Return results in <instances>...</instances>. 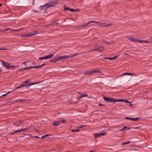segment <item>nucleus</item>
I'll use <instances>...</instances> for the list:
<instances>
[{
    "label": "nucleus",
    "instance_id": "f257e3e1",
    "mask_svg": "<svg viewBox=\"0 0 152 152\" xmlns=\"http://www.w3.org/2000/svg\"><path fill=\"white\" fill-rule=\"evenodd\" d=\"M104 99L107 102H112L114 103L117 102H119L123 101L122 100H118L111 97H107L105 96H104Z\"/></svg>",
    "mask_w": 152,
    "mask_h": 152
},
{
    "label": "nucleus",
    "instance_id": "4be33fe9",
    "mask_svg": "<svg viewBox=\"0 0 152 152\" xmlns=\"http://www.w3.org/2000/svg\"><path fill=\"white\" fill-rule=\"evenodd\" d=\"M50 135L51 136L52 135L51 134H46V135H45L44 136H42L41 137V138L42 139H43L45 138L46 137H47L48 136H50Z\"/></svg>",
    "mask_w": 152,
    "mask_h": 152
},
{
    "label": "nucleus",
    "instance_id": "603ef678",
    "mask_svg": "<svg viewBox=\"0 0 152 152\" xmlns=\"http://www.w3.org/2000/svg\"><path fill=\"white\" fill-rule=\"evenodd\" d=\"M126 127L125 126H124V127L123 129H122L123 130V131H124V130L125 129H126Z\"/></svg>",
    "mask_w": 152,
    "mask_h": 152
},
{
    "label": "nucleus",
    "instance_id": "c756f323",
    "mask_svg": "<svg viewBox=\"0 0 152 152\" xmlns=\"http://www.w3.org/2000/svg\"><path fill=\"white\" fill-rule=\"evenodd\" d=\"M21 85V86L22 87H23V86H28V85H26V84H25V83H24L23 82L22 83V84Z\"/></svg>",
    "mask_w": 152,
    "mask_h": 152
},
{
    "label": "nucleus",
    "instance_id": "7c9ffc66",
    "mask_svg": "<svg viewBox=\"0 0 152 152\" xmlns=\"http://www.w3.org/2000/svg\"><path fill=\"white\" fill-rule=\"evenodd\" d=\"M37 83H31L28 84V86H30L36 84Z\"/></svg>",
    "mask_w": 152,
    "mask_h": 152
},
{
    "label": "nucleus",
    "instance_id": "dca6fc26",
    "mask_svg": "<svg viewBox=\"0 0 152 152\" xmlns=\"http://www.w3.org/2000/svg\"><path fill=\"white\" fill-rule=\"evenodd\" d=\"M91 22H94V23H98V22H95V21H91L88 22V23H86V24L82 25L81 26L82 27L86 26L88 25V24H89V23H90Z\"/></svg>",
    "mask_w": 152,
    "mask_h": 152
},
{
    "label": "nucleus",
    "instance_id": "1a4fd4ad",
    "mask_svg": "<svg viewBox=\"0 0 152 152\" xmlns=\"http://www.w3.org/2000/svg\"><path fill=\"white\" fill-rule=\"evenodd\" d=\"M38 34V33H33V34H25V35H21V37H25L26 38V37H29L30 36L34 35H35V34Z\"/></svg>",
    "mask_w": 152,
    "mask_h": 152
},
{
    "label": "nucleus",
    "instance_id": "a211bd4d",
    "mask_svg": "<svg viewBox=\"0 0 152 152\" xmlns=\"http://www.w3.org/2000/svg\"><path fill=\"white\" fill-rule=\"evenodd\" d=\"M19 121H18L16 123H15L14 124H13V125H15L16 126H19L20 125V124L19 123Z\"/></svg>",
    "mask_w": 152,
    "mask_h": 152
},
{
    "label": "nucleus",
    "instance_id": "ddd939ff",
    "mask_svg": "<svg viewBox=\"0 0 152 152\" xmlns=\"http://www.w3.org/2000/svg\"><path fill=\"white\" fill-rule=\"evenodd\" d=\"M1 62L2 64L4 66H5L7 69L8 67V65H10V64L8 63H6L4 62L3 61H1Z\"/></svg>",
    "mask_w": 152,
    "mask_h": 152
},
{
    "label": "nucleus",
    "instance_id": "412c9836",
    "mask_svg": "<svg viewBox=\"0 0 152 152\" xmlns=\"http://www.w3.org/2000/svg\"><path fill=\"white\" fill-rule=\"evenodd\" d=\"M60 124H57L56 121H55L53 123V125L55 126H59Z\"/></svg>",
    "mask_w": 152,
    "mask_h": 152
},
{
    "label": "nucleus",
    "instance_id": "052dcab7",
    "mask_svg": "<svg viewBox=\"0 0 152 152\" xmlns=\"http://www.w3.org/2000/svg\"><path fill=\"white\" fill-rule=\"evenodd\" d=\"M60 121L59 120H58V121L57 122V124H60V122H60Z\"/></svg>",
    "mask_w": 152,
    "mask_h": 152
},
{
    "label": "nucleus",
    "instance_id": "72a5a7b5",
    "mask_svg": "<svg viewBox=\"0 0 152 152\" xmlns=\"http://www.w3.org/2000/svg\"><path fill=\"white\" fill-rule=\"evenodd\" d=\"M104 58L106 59H108L109 60H113L112 58H107L106 57H104Z\"/></svg>",
    "mask_w": 152,
    "mask_h": 152
},
{
    "label": "nucleus",
    "instance_id": "393cba45",
    "mask_svg": "<svg viewBox=\"0 0 152 152\" xmlns=\"http://www.w3.org/2000/svg\"><path fill=\"white\" fill-rule=\"evenodd\" d=\"M111 25V23H108V24H107V25L102 26L105 27H109V26H110Z\"/></svg>",
    "mask_w": 152,
    "mask_h": 152
},
{
    "label": "nucleus",
    "instance_id": "a19ab883",
    "mask_svg": "<svg viewBox=\"0 0 152 152\" xmlns=\"http://www.w3.org/2000/svg\"><path fill=\"white\" fill-rule=\"evenodd\" d=\"M23 121V120L19 121V123L20 124V125L22 124Z\"/></svg>",
    "mask_w": 152,
    "mask_h": 152
},
{
    "label": "nucleus",
    "instance_id": "bb28decb",
    "mask_svg": "<svg viewBox=\"0 0 152 152\" xmlns=\"http://www.w3.org/2000/svg\"><path fill=\"white\" fill-rule=\"evenodd\" d=\"M15 66H10V65H8V67L7 69H12L13 68H14Z\"/></svg>",
    "mask_w": 152,
    "mask_h": 152
},
{
    "label": "nucleus",
    "instance_id": "79ce46f5",
    "mask_svg": "<svg viewBox=\"0 0 152 152\" xmlns=\"http://www.w3.org/2000/svg\"><path fill=\"white\" fill-rule=\"evenodd\" d=\"M15 134V133L14 132H10L9 133V134H11V135H13Z\"/></svg>",
    "mask_w": 152,
    "mask_h": 152
},
{
    "label": "nucleus",
    "instance_id": "ea45409f",
    "mask_svg": "<svg viewBox=\"0 0 152 152\" xmlns=\"http://www.w3.org/2000/svg\"><path fill=\"white\" fill-rule=\"evenodd\" d=\"M118 56H119L118 55V56H115L114 57L112 58L113 60V59H115Z\"/></svg>",
    "mask_w": 152,
    "mask_h": 152
},
{
    "label": "nucleus",
    "instance_id": "6e6552de",
    "mask_svg": "<svg viewBox=\"0 0 152 152\" xmlns=\"http://www.w3.org/2000/svg\"><path fill=\"white\" fill-rule=\"evenodd\" d=\"M46 3L44 5L40 6L39 7L40 8L41 10H45V12H46L47 11V9L49 8L48 7V6L46 5Z\"/></svg>",
    "mask_w": 152,
    "mask_h": 152
},
{
    "label": "nucleus",
    "instance_id": "20e7f679",
    "mask_svg": "<svg viewBox=\"0 0 152 152\" xmlns=\"http://www.w3.org/2000/svg\"><path fill=\"white\" fill-rule=\"evenodd\" d=\"M96 72L101 73V70H92L91 71H88L86 72L83 73V74L84 75H89Z\"/></svg>",
    "mask_w": 152,
    "mask_h": 152
},
{
    "label": "nucleus",
    "instance_id": "864d4df0",
    "mask_svg": "<svg viewBox=\"0 0 152 152\" xmlns=\"http://www.w3.org/2000/svg\"><path fill=\"white\" fill-rule=\"evenodd\" d=\"M126 127L125 126H124V127L123 129H122L123 130V131H124V130L125 129H126Z\"/></svg>",
    "mask_w": 152,
    "mask_h": 152
},
{
    "label": "nucleus",
    "instance_id": "f704fd0d",
    "mask_svg": "<svg viewBox=\"0 0 152 152\" xmlns=\"http://www.w3.org/2000/svg\"><path fill=\"white\" fill-rule=\"evenodd\" d=\"M150 42L148 41V40H143V43H150Z\"/></svg>",
    "mask_w": 152,
    "mask_h": 152
},
{
    "label": "nucleus",
    "instance_id": "e433bc0d",
    "mask_svg": "<svg viewBox=\"0 0 152 152\" xmlns=\"http://www.w3.org/2000/svg\"><path fill=\"white\" fill-rule=\"evenodd\" d=\"M105 42L107 44H110L112 43H113L114 42V41L111 42H108L106 41V42Z\"/></svg>",
    "mask_w": 152,
    "mask_h": 152
},
{
    "label": "nucleus",
    "instance_id": "6e6d98bb",
    "mask_svg": "<svg viewBox=\"0 0 152 152\" xmlns=\"http://www.w3.org/2000/svg\"><path fill=\"white\" fill-rule=\"evenodd\" d=\"M131 128H129V127H126V130H128L130 129H131Z\"/></svg>",
    "mask_w": 152,
    "mask_h": 152
},
{
    "label": "nucleus",
    "instance_id": "0e129e2a",
    "mask_svg": "<svg viewBox=\"0 0 152 152\" xmlns=\"http://www.w3.org/2000/svg\"><path fill=\"white\" fill-rule=\"evenodd\" d=\"M52 25V24H49V25H48L47 26H51Z\"/></svg>",
    "mask_w": 152,
    "mask_h": 152
},
{
    "label": "nucleus",
    "instance_id": "09e8293b",
    "mask_svg": "<svg viewBox=\"0 0 152 152\" xmlns=\"http://www.w3.org/2000/svg\"><path fill=\"white\" fill-rule=\"evenodd\" d=\"M80 11V10L79 9H75V12H77Z\"/></svg>",
    "mask_w": 152,
    "mask_h": 152
},
{
    "label": "nucleus",
    "instance_id": "b1692460",
    "mask_svg": "<svg viewBox=\"0 0 152 152\" xmlns=\"http://www.w3.org/2000/svg\"><path fill=\"white\" fill-rule=\"evenodd\" d=\"M80 131V130L79 129H76L75 130L74 129H72V132H78Z\"/></svg>",
    "mask_w": 152,
    "mask_h": 152
},
{
    "label": "nucleus",
    "instance_id": "473e14b6",
    "mask_svg": "<svg viewBox=\"0 0 152 152\" xmlns=\"http://www.w3.org/2000/svg\"><path fill=\"white\" fill-rule=\"evenodd\" d=\"M30 82V80H26L25 81H24L23 82L24 83H25V84H27L28 83Z\"/></svg>",
    "mask_w": 152,
    "mask_h": 152
},
{
    "label": "nucleus",
    "instance_id": "bf43d9fd",
    "mask_svg": "<svg viewBox=\"0 0 152 152\" xmlns=\"http://www.w3.org/2000/svg\"><path fill=\"white\" fill-rule=\"evenodd\" d=\"M140 127V126H139L137 127V128H133L134 129H139V128Z\"/></svg>",
    "mask_w": 152,
    "mask_h": 152
},
{
    "label": "nucleus",
    "instance_id": "69168bd1",
    "mask_svg": "<svg viewBox=\"0 0 152 152\" xmlns=\"http://www.w3.org/2000/svg\"><path fill=\"white\" fill-rule=\"evenodd\" d=\"M133 104H130L129 105V106H133Z\"/></svg>",
    "mask_w": 152,
    "mask_h": 152
},
{
    "label": "nucleus",
    "instance_id": "423d86ee",
    "mask_svg": "<svg viewBox=\"0 0 152 152\" xmlns=\"http://www.w3.org/2000/svg\"><path fill=\"white\" fill-rule=\"evenodd\" d=\"M53 56V54H50L48 56H45L42 57H40L39 58V60L47 59L49 58H51Z\"/></svg>",
    "mask_w": 152,
    "mask_h": 152
},
{
    "label": "nucleus",
    "instance_id": "cd10ccee",
    "mask_svg": "<svg viewBox=\"0 0 152 152\" xmlns=\"http://www.w3.org/2000/svg\"><path fill=\"white\" fill-rule=\"evenodd\" d=\"M65 5L64 6V10H69V11L70 8H69V7H65Z\"/></svg>",
    "mask_w": 152,
    "mask_h": 152
},
{
    "label": "nucleus",
    "instance_id": "9d476101",
    "mask_svg": "<svg viewBox=\"0 0 152 152\" xmlns=\"http://www.w3.org/2000/svg\"><path fill=\"white\" fill-rule=\"evenodd\" d=\"M127 39L134 42H136L137 39L133 37H127Z\"/></svg>",
    "mask_w": 152,
    "mask_h": 152
},
{
    "label": "nucleus",
    "instance_id": "4d7b16f0",
    "mask_svg": "<svg viewBox=\"0 0 152 152\" xmlns=\"http://www.w3.org/2000/svg\"><path fill=\"white\" fill-rule=\"evenodd\" d=\"M22 87V86H21V85L20 86H18V87H17L16 88V89H18V88H21Z\"/></svg>",
    "mask_w": 152,
    "mask_h": 152
},
{
    "label": "nucleus",
    "instance_id": "2f4dec72",
    "mask_svg": "<svg viewBox=\"0 0 152 152\" xmlns=\"http://www.w3.org/2000/svg\"><path fill=\"white\" fill-rule=\"evenodd\" d=\"M130 142L129 141H128V142H123V143H122V145H125V144H129V143H130Z\"/></svg>",
    "mask_w": 152,
    "mask_h": 152
},
{
    "label": "nucleus",
    "instance_id": "e2e57ef3",
    "mask_svg": "<svg viewBox=\"0 0 152 152\" xmlns=\"http://www.w3.org/2000/svg\"><path fill=\"white\" fill-rule=\"evenodd\" d=\"M34 12H36V13H38L39 12L36 11V10H35V11H34Z\"/></svg>",
    "mask_w": 152,
    "mask_h": 152
},
{
    "label": "nucleus",
    "instance_id": "58836bf2",
    "mask_svg": "<svg viewBox=\"0 0 152 152\" xmlns=\"http://www.w3.org/2000/svg\"><path fill=\"white\" fill-rule=\"evenodd\" d=\"M86 125H83L82 126H80L79 127V128L80 129H81L82 128H83L84 127H86Z\"/></svg>",
    "mask_w": 152,
    "mask_h": 152
},
{
    "label": "nucleus",
    "instance_id": "13d9d810",
    "mask_svg": "<svg viewBox=\"0 0 152 152\" xmlns=\"http://www.w3.org/2000/svg\"><path fill=\"white\" fill-rule=\"evenodd\" d=\"M60 122H61V123L65 122V120H63V121H60Z\"/></svg>",
    "mask_w": 152,
    "mask_h": 152
},
{
    "label": "nucleus",
    "instance_id": "c03bdc74",
    "mask_svg": "<svg viewBox=\"0 0 152 152\" xmlns=\"http://www.w3.org/2000/svg\"><path fill=\"white\" fill-rule=\"evenodd\" d=\"M29 62V61H25L23 63V64H27Z\"/></svg>",
    "mask_w": 152,
    "mask_h": 152
},
{
    "label": "nucleus",
    "instance_id": "6ab92c4d",
    "mask_svg": "<svg viewBox=\"0 0 152 152\" xmlns=\"http://www.w3.org/2000/svg\"><path fill=\"white\" fill-rule=\"evenodd\" d=\"M135 75V74L134 73H124L123 75Z\"/></svg>",
    "mask_w": 152,
    "mask_h": 152
},
{
    "label": "nucleus",
    "instance_id": "5fc2aeb1",
    "mask_svg": "<svg viewBox=\"0 0 152 152\" xmlns=\"http://www.w3.org/2000/svg\"><path fill=\"white\" fill-rule=\"evenodd\" d=\"M7 50V49L4 48H0V50Z\"/></svg>",
    "mask_w": 152,
    "mask_h": 152
},
{
    "label": "nucleus",
    "instance_id": "37998d69",
    "mask_svg": "<svg viewBox=\"0 0 152 152\" xmlns=\"http://www.w3.org/2000/svg\"><path fill=\"white\" fill-rule=\"evenodd\" d=\"M98 105L99 106H104V104L101 103H99Z\"/></svg>",
    "mask_w": 152,
    "mask_h": 152
},
{
    "label": "nucleus",
    "instance_id": "49530a36",
    "mask_svg": "<svg viewBox=\"0 0 152 152\" xmlns=\"http://www.w3.org/2000/svg\"><path fill=\"white\" fill-rule=\"evenodd\" d=\"M123 54H125V55H128V56H130V54H128V53H125V52L124 53H123Z\"/></svg>",
    "mask_w": 152,
    "mask_h": 152
},
{
    "label": "nucleus",
    "instance_id": "a878e982",
    "mask_svg": "<svg viewBox=\"0 0 152 152\" xmlns=\"http://www.w3.org/2000/svg\"><path fill=\"white\" fill-rule=\"evenodd\" d=\"M12 92V91H9L7 93L3 94L2 95V97L4 96H6V95H7L8 94H9L10 92Z\"/></svg>",
    "mask_w": 152,
    "mask_h": 152
},
{
    "label": "nucleus",
    "instance_id": "680f3d73",
    "mask_svg": "<svg viewBox=\"0 0 152 152\" xmlns=\"http://www.w3.org/2000/svg\"><path fill=\"white\" fill-rule=\"evenodd\" d=\"M36 137V138H40V137L39 136H35L34 137Z\"/></svg>",
    "mask_w": 152,
    "mask_h": 152
},
{
    "label": "nucleus",
    "instance_id": "39448f33",
    "mask_svg": "<svg viewBox=\"0 0 152 152\" xmlns=\"http://www.w3.org/2000/svg\"><path fill=\"white\" fill-rule=\"evenodd\" d=\"M104 50V47L102 45H100V46L96 47L94 49H92V50H91V51H92L94 50H96L98 51L102 52Z\"/></svg>",
    "mask_w": 152,
    "mask_h": 152
},
{
    "label": "nucleus",
    "instance_id": "a18cd8bd",
    "mask_svg": "<svg viewBox=\"0 0 152 152\" xmlns=\"http://www.w3.org/2000/svg\"><path fill=\"white\" fill-rule=\"evenodd\" d=\"M125 118L126 119H129V120L131 119V118H129V117H125Z\"/></svg>",
    "mask_w": 152,
    "mask_h": 152
},
{
    "label": "nucleus",
    "instance_id": "0eeeda50",
    "mask_svg": "<svg viewBox=\"0 0 152 152\" xmlns=\"http://www.w3.org/2000/svg\"><path fill=\"white\" fill-rule=\"evenodd\" d=\"M106 134L107 133L106 132H104L102 133H95L94 134V137L95 138H98L100 136H101L104 135Z\"/></svg>",
    "mask_w": 152,
    "mask_h": 152
},
{
    "label": "nucleus",
    "instance_id": "7ed1b4c3",
    "mask_svg": "<svg viewBox=\"0 0 152 152\" xmlns=\"http://www.w3.org/2000/svg\"><path fill=\"white\" fill-rule=\"evenodd\" d=\"M58 3V1L57 0H53L51 1L48 3H46V5L48 6V7H53Z\"/></svg>",
    "mask_w": 152,
    "mask_h": 152
},
{
    "label": "nucleus",
    "instance_id": "f8f14e48",
    "mask_svg": "<svg viewBox=\"0 0 152 152\" xmlns=\"http://www.w3.org/2000/svg\"><path fill=\"white\" fill-rule=\"evenodd\" d=\"M27 129V128H26L25 129H20L18 130H17L14 131L15 133V134L16 133H17L18 132H22L23 131H26Z\"/></svg>",
    "mask_w": 152,
    "mask_h": 152
},
{
    "label": "nucleus",
    "instance_id": "2eb2a0df",
    "mask_svg": "<svg viewBox=\"0 0 152 152\" xmlns=\"http://www.w3.org/2000/svg\"><path fill=\"white\" fill-rule=\"evenodd\" d=\"M80 95L81 96L79 97V98H78V99H80L82 97H86L88 96V95L86 94H80Z\"/></svg>",
    "mask_w": 152,
    "mask_h": 152
},
{
    "label": "nucleus",
    "instance_id": "de8ad7c7",
    "mask_svg": "<svg viewBox=\"0 0 152 152\" xmlns=\"http://www.w3.org/2000/svg\"><path fill=\"white\" fill-rule=\"evenodd\" d=\"M12 30V29H10V28H6V29H5L4 31H7V30Z\"/></svg>",
    "mask_w": 152,
    "mask_h": 152
},
{
    "label": "nucleus",
    "instance_id": "c85d7f7f",
    "mask_svg": "<svg viewBox=\"0 0 152 152\" xmlns=\"http://www.w3.org/2000/svg\"><path fill=\"white\" fill-rule=\"evenodd\" d=\"M137 42L139 43H143V40H139V39L138 40V39H137Z\"/></svg>",
    "mask_w": 152,
    "mask_h": 152
},
{
    "label": "nucleus",
    "instance_id": "aec40b11",
    "mask_svg": "<svg viewBox=\"0 0 152 152\" xmlns=\"http://www.w3.org/2000/svg\"><path fill=\"white\" fill-rule=\"evenodd\" d=\"M140 119V118H131V120H134V121H136L138 119Z\"/></svg>",
    "mask_w": 152,
    "mask_h": 152
},
{
    "label": "nucleus",
    "instance_id": "8fccbe9b",
    "mask_svg": "<svg viewBox=\"0 0 152 152\" xmlns=\"http://www.w3.org/2000/svg\"><path fill=\"white\" fill-rule=\"evenodd\" d=\"M126 127L125 126H124V127L123 129H122L123 130V131H124V130L125 129H126Z\"/></svg>",
    "mask_w": 152,
    "mask_h": 152
},
{
    "label": "nucleus",
    "instance_id": "4468645a",
    "mask_svg": "<svg viewBox=\"0 0 152 152\" xmlns=\"http://www.w3.org/2000/svg\"><path fill=\"white\" fill-rule=\"evenodd\" d=\"M57 61H58L57 57L54 58L53 59L50 60V61L51 62L55 63Z\"/></svg>",
    "mask_w": 152,
    "mask_h": 152
},
{
    "label": "nucleus",
    "instance_id": "774afa93",
    "mask_svg": "<svg viewBox=\"0 0 152 152\" xmlns=\"http://www.w3.org/2000/svg\"><path fill=\"white\" fill-rule=\"evenodd\" d=\"M119 131H120V132H122V131H123V130L122 129H121V130H119Z\"/></svg>",
    "mask_w": 152,
    "mask_h": 152
},
{
    "label": "nucleus",
    "instance_id": "f3484780",
    "mask_svg": "<svg viewBox=\"0 0 152 152\" xmlns=\"http://www.w3.org/2000/svg\"><path fill=\"white\" fill-rule=\"evenodd\" d=\"M31 68H32V66H29V67H24V68H22V69H20L19 70L20 71H21V70H22L23 69H25L26 70H28V69H31Z\"/></svg>",
    "mask_w": 152,
    "mask_h": 152
},
{
    "label": "nucleus",
    "instance_id": "3c124183",
    "mask_svg": "<svg viewBox=\"0 0 152 152\" xmlns=\"http://www.w3.org/2000/svg\"><path fill=\"white\" fill-rule=\"evenodd\" d=\"M126 127L125 126H124V127L123 129H122L123 130V131H124V130L125 129H126Z\"/></svg>",
    "mask_w": 152,
    "mask_h": 152
},
{
    "label": "nucleus",
    "instance_id": "338daca9",
    "mask_svg": "<svg viewBox=\"0 0 152 152\" xmlns=\"http://www.w3.org/2000/svg\"><path fill=\"white\" fill-rule=\"evenodd\" d=\"M38 33L37 32V31H34V33Z\"/></svg>",
    "mask_w": 152,
    "mask_h": 152
},
{
    "label": "nucleus",
    "instance_id": "5701e85b",
    "mask_svg": "<svg viewBox=\"0 0 152 152\" xmlns=\"http://www.w3.org/2000/svg\"><path fill=\"white\" fill-rule=\"evenodd\" d=\"M118 100H123V101H120V102H122L124 101V102H126V103H131V102H129L128 100H124L123 99H118Z\"/></svg>",
    "mask_w": 152,
    "mask_h": 152
},
{
    "label": "nucleus",
    "instance_id": "4c0bfd02",
    "mask_svg": "<svg viewBox=\"0 0 152 152\" xmlns=\"http://www.w3.org/2000/svg\"><path fill=\"white\" fill-rule=\"evenodd\" d=\"M69 11L72 12H75V9L70 8Z\"/></svg>",
    "mask_w": 152,
    "mask_h": 152
},
{
    "label": "nucleus",
    "instance_id": "f03ea898",
    "mask_svg": "<svg viewBox=\"0 0 152 152\" xmlns=\"http://www.w3.org/2000/svg\"><path fill=\"white\" fill-rule=\"evenodd\" d=\"M79 53H75L73 55L71 54L70 55H69V56H59L58 57H57L58 58V61L60 60H63L65 59L66 58H67L69 57H72L75 56L77 55H78Z\"/></svg>",
    "mask_w": 152,
    "mask_h": 152
},
{
    "label": "nucleus",
    "instance_id": "9b49d317",
    "mask_svg": "<svg viewBox=\"0 0 152 152\" xmlns=\"http://www.w3.org/2000/svg\"><path fill=\"white\" fill-rule=\"evenodd\" d=\"M45 65V64H42V65H39V66H32V68L39 69V68H41L42 66H44Z\"/></svg>",
    "mask_w": 152,
    "mask_h": 152
},
{
    "label": "nucleus",
    "instance_id": "c9c22d12",
    "mask_svg": "<svg viewBox=\"0 0 152 152\" xmlns=\"http://www.w3.org/2000/svg\"><path fill=\"white\" fill-rule=\"evenodd\" d=\"M20 30V29H16V30H12V31H19Z\"/></svg>",
    "mask_w": 152,
    "mask_h": 152
}]
</instances>
